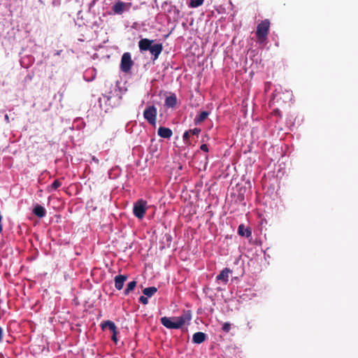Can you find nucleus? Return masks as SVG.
I'll return each mask as SVG.
<instances>
[{"label": "nucleus", "mask_w": 358, "mask_h": 358, "mask_svg": "<svg viewBox=\"0 0 358 358\" xmlns=\"http://www.w3.org/2000/svg\"><path fill=\"white\" fill-rule=\"evenodd\" d=\"M209 113L207 111L201 112L194 119L196 124L202 123L208 116Z\"/></svg>", "instance_id": "obj_15"}, {"label": "nucleus", "mask_w": 358, "mask_h": 358, "mask_svg": "<svg viewBox=\"0 0 358 358\" xmlns=\"http://www.w3.org/2000/svg\"><path fill=\"white\" fill-rule=\"evenodd\" d=\"M231 324L229 322H224L222 325V329L223 331L228 333L231 330Z\"/></svg>", "instance_id": "obj_20"}, {"label": "nucleus", "mask_w": 358, "mask_h": 358, "mask_svg": "<svg viewBox=\"0 0 358 358\" xmlns=\"http://www.w3.org/2000/svg\"><path fill=\"white\" fill-rule=\"evenodd\" d=\"M5 120H6L7 122H9V117H8V115H5Z\"/></svg>", "instance_id": "obj_29"}, {"label": "nucleus", "mask_w": 358, "mask_h": 358, "mask_svg": "<svg viewBox=\"0 0 358 358\" xmlns=\"http://www.w3.org/2000/svg\"><path fill=\"white\" fill-rule=\"evenodd\" d=\"M33 213L39 218L45 217L46 210L45 209L39 204H36L33 208Z\"/></svg>", "instance_id": "obj_13"}, {"label": "nucleus", "mask_w": 358, "mask_h": 358, "mask_svg": "<svg viewBox=\"0 0 358 358\" xmlns=\"http://www.w3.org/2000/svg\"><path fill=\"white\" fill-rule=\"evenodd\" d=\"M136 284H137V282L135 280H132V281L129 282L127 285V288L124 291V294L128 295L131 291L134 289V288L136 286Z\"/></svg>", "instance_id": "obj_18"}, {"label": "nucleus", "mask_w": 358, "mask_h": 358, "mask_svg": "<svg viewBox=\"0 0 358 358\" xmlns=\"http://www.w3.org/2000/svg\"><path fill=\"white\" fill-rule=\"evenodd\" d=\"M238 234L241 236H245L249 238L252 236V231L250 228L245 227L243 224H241L238 226Z\"/></svg>", "instance_id": "obj_11"}, {"label": "nucleus", "mask_w": 358, "mask_h": 358, "mask_svg": "<svg viewBox=\"0 0 358 358\" xmlns=\"http://www.w3.org/2000/svg\"><path fill=\"white\" fill-rule=\"evenodd\" d=\"M157 291L155 287H146L143 290V293L148 297L152 296Z\"/></svg>", "instance_id": "obj_17"}, {"label": "nucleus", "mask_w": 358, "mask_h": 358, "mask_svg": "<svg viewBox=\"0 0 358 358\" xmlns=\"http://www.w3.org/2000/svg\"><path fill=\"white\" fill-rule=\"evenodd\" d=\"M7 83L4 81V80H1L0 79V85H1L2 86H4L6 85Z\"/></svg>", "instance_id": "obj_28"}, {"label": "nucleus", "mask_w": 358, "mask_h": 358, "mask_svg": "<svg viewBox=\"0 0 358 358\" xmlns=\"http://www.w3.org/2000/svg\"><path fill=\"white\" fill-rule=\"evenodd\" d=\"M157 134L162 138H170L173 135V131L169 128L160 127L158 129Z\"/></svg>", "instance_id": "obj_10"}, {"label": "nucleus", "mask_w": 358, "mask_h": 358, "mask_svg": "<svg viewBox=\"0 0 358 358\" xmlns=\"http://www.w3.org/2000/svg\"><path fill=\"white\" fill-rule=\"evenodd\" d=\"M62 185V182L59 180H55L51 185L50 187L52 189H57Z\"/></svg>", "instance_id": "obj_21"}, {"label": "nucleus", "mask_w": 358, "mask_h": 358, "mask_svg": "<svg viewBox=\"0 0 358 358\" xmlns=\"http://www.w3.org/2000/svg\"><path fill=\"white\" fill-rule=\"evenodd\" d=\"M191 320V315L185 313L180 317H162L160 322L163 326L169 329H180L187 321Z\"/></svg>", "instance_id": "obj_1"}, {"label": "nucleus", "mask_w": 358, "mask_h": 358, "mask_svg": "<svg viewBox=\"0 0 358 358\" xmlns=\"http://www.w3.org/2000/svg\"><path fill=\"white\" fill-rule=\"evenodd\" d=\"M134 62L131 59V55L129 52H124L121 58L120 69L124 73H128L130 71Z\"/></svg>", "instance_id": "obj_6"}, {"label": "nucleus", "mask_w": 358, "mask_h": 358, "mask_svg": "<svg viewBox=\"0 0 358 358\" xmlns=\"http://www.w3.org/2000/svg\"><path fill=\"white\" fill-rule=\"evenodd\" d=\"M203 2V0H190L189 6L192 8H196L201 6Z\"/></svg>", "instance_id": "obj_19"}, {"label": "nucleus", "mask_w": 358, "mask_h": 358, "mask_svg": "<svg viewBox=\"0 0 358 358\" xmlns=\"http://www.w3.org/2000/svg\"><path fill=\"white\" fill-rule=\"evenodd\" d=\"M146 210L147 201L139 199L134 205L133 213L138 219H142L145 216Z\"/></svg>", "instance_id": "obj_4"}, {"label": "nucleus", "mask_w": 358, "mask_h": 358, "mask_svg": "<svg viewBox=\"0 0 358 358\" xmlns=\"http://www.w3.org/2000/svg\"><path fill=\"white\" fill-rule=\"evenodd\" d=\"M139 301L141 303H142L143 304L146 305V304L148 303V297L144 296H141L140 298H139Z\"/></svg>", "instance_id": "obj_22"}, {"label": "nucleus", "mask_w": 358, "mask_h": 358, "mask_svg": "<svg viewBox=\"0 0 358 358\" xmlns=\"http://www.w3.org/2000/svg\"><path fill=\"white\" fill-rule=\"evenodd\" d=\"M200 149L203 151V152H208V145L206 144H202L201 146H200Z\"/></svg>", "instance_id": "obj_26"}, {"label": "nucleus", "mask_w": 358, "mask_h": 358, "mask_svg": "<svg viewBox=\"0 0 358 358\" xmlns=\"http://www.w3.org/2000/svg\"><path fill=\"white\" fill-rule=\"evenodd\" d=\"M127 279V276L124 275H118L115 277V287L117 290L123 288L124 284Z\"/></svg>", "instance_id": "obj_9"}, {"label": "nucleus", "mask_w": 358, "mask_h": 358, "mask_svg": "<svg viewBox=\"0 0 358 358\" xmlns=\"http://www.w3.org/2000/svg\"><path fill=\"white\" fill-rule=\"evenodd\" d=\"M154 41L148 38H142L138 42V48L141 52L149 50L153 57V60L158 59L163 50L162 43L153 44Z\"/></svg>", "instance_id": "obj_2"}, {"label": "nucleus", "mask_w": 358, "mask_h": 358, "mask_svg": "<svg viewBox=\"0 0 358 358\" xmlns=\"http://www.w3.org/2000/svg\"><path fill=\"white\" fill-rule=\"evenodd\" d=\"M189 136H190V131H186L184 133L183 136H182L184 141L188 140V138H189Z\"/></svg>", "instance_id": "obj_25"}, {"label": "nucleus", "mask_w": 358, "mask_h": 358, "mask_svg": "<svg viewBox=\"0 0 358 358\" xmlns=\"http://www.w3.org/2000/svg\"><path fill=\"white\" fill-rule=\"evenodd\" d=\"M3 336V329L0 327V343L2 341Z\"/></svg>", "instance_id": "obj_27"}, {"label": "nucleus", "mask_w": 358, "mask_h": 358, "mask_svg": "<svg viewBox=\"0 0 358 358\" xmlns=\"http://www.w3.org/2000/svg\"><path fill=\"white\" fill-rule=\"evenodd\" d=\"M157 110L155 106H150L145 108L143 117L151 125H155L157 120Z\"/></svg>", "instance_id": "obj_5"}, {"label": "nucleus", "mask_w": 358, "mask_h": 358, "mask_svg": "<svg viewBox=\"0 0 358 358\" xmlns=\"http://www.w3.org/2000/svg\"><path fill=\"white\" fill-rule=\"evenodd\" d=\"M231 273V270L229 268H224L219 275H217V280H220L223 282L224 284H227L229 280V273Z\"/></svg>", "instance_id": "obj_8"}, {"label": "nucleus", "mask_w": 358, "mask_h": 358, "mask_svg": "<svg viewBox=\"0 0 358 358\" xmlns=\"http://www.w3.org/2000/svg\"><path fill=\"white\" fill-rule=\"evenodd\" d=\"M112 333H113V335H112L111 338L116 343L117 341V334H118V331L117 329L115 331H113Z\"/></svg>", "instance_id": "obj_24"}, {"label": "nucleus", "mask_w": 358, "mask_h": 358, "mask_svg": "<svg viewBox=\"0 0 358 358\" xmlns=\"http://www.w3.org/2000/svg\"><path fill=\"white\" fill-rule=\"evenodd\" d=\"M206 338V334L199 331L193 334L192 342L196 344H200L205 341Z\"/></svg>", "instance_id": "obj_12"}, {"label": "nucleus", "mask_w": 358, "mask_h": 358, "mask_svg": "<svg viewBox=\"0 0 358 358\" xmlns=\"http://www.w3.org/2000/svg\"><path fill=\"white\" fill-rule=\"evenodd\" d=\"M189 131H190V134L199 135V134L201 132V129L199 128H194L193 129L189 130Z\"/></svg>", "instance_id": "obj_23"}, {"label": "nucleus", "mask_w": 358, "mask_h": 358, "mask_svg": "<svg viewBox=\"0 0 358 358\" xmlns=\"http://www.w3.org/2000/svg\"><path fill=\"white\" fill-rule=\"evenodd\" d=\"M131 3H126L120 0H117L112 6V10L114 15H122L124 11L130 9Z\"/></svg>", "instance_id": "obj_7"}, {"label": "nucleus", "mask_w": 358, "mask_h": 358, "mask_svg": "<svg viewBox=\"0 0 358 358\" xmlns=\"http://www.w3.org/2000/svg\"><path fill=\"white\" fill-rule=\"evenodd\" d=\"M177 103L176 96L173 94L165 99V106L168 108H174Z\"/></svg>", "instance_id": "obj_14"}, {"label": "nucleus", "mask_w": 358, "mask_h": 358, "mask_svg": "<svg viewBox=\"0 0 358 358\" xmlns=\"http://www.w3.org/2000/svg\"><path fill=\"white\" fill-rule=\"evenodd\" d=\"M270 21L268 20H262L257 27L256 36L257 41L264 43L267 39L269 32Z\"/></svg>", "instance_id": "obj_3"}, {"label": "nucleus", "mask_w": 358, "mask_h": 358, "mask_svg": "<svg viewBox=\"0 0 358 358\" xmlns=\"http://www.w3.org/2000/svg\"><path fill=\"white\" fill-rule=\"evenodd\" d=\"M101 326L102 329H105L106 328L108 327L111 331V332L115 331V330L117 329L115 323L110 320L103 322Z\"/></svg>", "instance_id": "obj_16"}]
</instances>
